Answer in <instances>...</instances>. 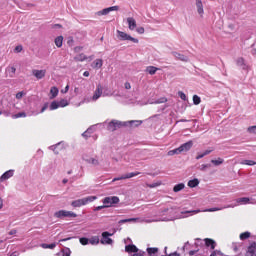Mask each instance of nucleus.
<instances>
[{"label":"nucleus","mask_w":256,"mask_h":256,"mask_svg":"<svg viewBox=\"0 0 256 256\" xmlns=\"http://www.w3.org/2000/svg\"><path fill=\"white\" fill-rule=\"evenodd\" d=\"M113 11H119V6H112L108 8H104L98 12H96L97 17H106V15H109V13Z\"/></svg>","instance_id":"423d86ee"},{"label":"nucleus","mask_w":256,"mask_h":256,"mask_svg":"<svg viewBox=\"0 0 256 256\" xmlns=\"http://www.w3.org/2000/svg\"><path fill=\"white\" fill-rule=\"evenodd\" d=\"M148 255H155L156 253H159V248H147Z\"/></svg>","instance_id":"4c0bfd02"},{"label":"nucleus","mask_w":256,"mask_h":256,"mask_svg":"<svg viewBox=\"0 0 256 256\" xmlns=\"http://www.w3.org/2000/svg\"><path fill=\"white\" fill-rule=\"evenodd\" d=\"M79 243H80V245H87L88 243H89V238H87V237H81V238H79Z\"/></svg>","instance_id":"37998d69"},{"label":"nucleus","mask_w":256,"mask_h":256,"mask_svg":"<svg viewBox=\"0 0 256 256\" xmlns=\"http://www.w3.org/2000/svg\"><path fill=\"white\" fill-rule=\"evenodd\" d=\"M197 13L200 17H203L205 15V9L203 8V1L196 0L195 2Z\"/></svg>","instance_id":"ddd939ff"},{"label":"nucleus","mask_w":256,"mask_h":256,"mask_svg":"<svg viewBox=\"0 0 256 256\" xmlns=\"http://www.w3.org/2000/svg\"><path fill=\"white\" fill-rule=\"evenodd\" d=\"M201 183V181L198 179V178H193V179H190L188 182H187V186L190 188V189H195L196 187H199V184Z\"/></svg>","instance_id":"2eb2a0df"},{"label":"nucleus","mask_w":256,"mask_h":256,"mask_svg":"<svg viewBox=\"0 0 256 256\" xmlns=\"http://www.w3.org/2000/svg\"><path fill=\"white\" fill-rule=\"evenodd\" d=\"M225 160L223 158H217L214 160H211V163L214 164L215 166L223 165Z\"/></svg>","instance_id":"f704fd0d"},{"label":"nucleus","mask_w":256,"mask_h":256,"mask_svg":"<svg viewBox=\"0 0 256 256\" xmlns=\"http://www.w3.org/2000/svg\"><path fill=\"white\" fill-rule=\"evenodd\" d=\"M138 175H141V172H131L123 175V179H133V177H137Z\"/></svg>","instance_id":"cd10ccee"},{"label":"nucleus","mask_w":256,"mask_h":256,"mask_svg":"<svg viewBox=\"0 0 256 256\" xmlns=\"http://www.w3.org/2000/svg\"><path fill=\"white\" fill-rule=\"evenodd\" d=\"M157 71H159V68L155 66H147L145 69V73L148 75H155Z\"/></svg>","instance_id":"6ab92c4d"},{"label":"nucleus","mask_w":256,"mask_h":256,"mask_svg":"<svg viewBox=\"0 0 256 256\" xmlns=\"http://www.w3.org/2000/svg\"><path fill=\"white\" fill-rule=\"evenodd\" d=\"M229 28L233 31V29H235V25L230 24V25H229Z\"/></svg>","instance_id":"338daca9"},{"label":"nucleus","mask_w":256,"mask_h":256,"mask_svg":"<svg viewBox=\"0 0 256 256\" xmlns=\"http://www.w3.org/2000/svg\"><path fill=\"white\" fill-rule=\"evenodd\" d=\"M59 107H67L69 105V101H67L66 99H61L58 102Z\"/></svg>","instance_id":"c03bdc74"},{"label":"nucleus","mask_w":256,"mask_h":256,"mask_svg":"<svg viewBox=\"0 0 256 256\" xmlns=\"http://www.w3.org/2000/svg\"><path fill=\"white\" fill-rule=\"evenodd\" d=\"M69 91V85L65 87V89L61 90V93H68Z\"/></svg>","instance_id":"6e6d98bb"},{"label":"nucleus","mask_w":256,"mask_h":256,"mask_svg":"<svg viewBox=\"0 0 256 256\" xmlns=\"http://www.w3.org/2000/svg\"><path fill=\"white\" fill-rule=\"evenodd\" d=\"M179 149H180V153H188V151H191V149H193V140H190L180 145Z\"/></svg>","instance_id":"6e6552de"},{"label":"nucleus","mask_w":256,"mask_h":256,"mask_svg":"<svg viewBox=\"0 0 256 256\" xmlns=\"http://www.w3.org/2000/svg\"><path fill=\"white\" fill-rule=\"evenodd\" d=\"M125 251H126V253H138L139 248H137V246L131 244V245L125 246Z\"/></svg>","instance_id":"412c9836"},{"label":"nucleus","mask_w":256,"mask_h":256,"mask_svg":"<svg viewBox=\"0 0 256 256\" xmlns=\"http://www.w3.org/2000/svg\"><path fill=\"white\" fill-rule=\"evenodd\" d=\"M23 97H25V92H23V91H20V92L16 93V95H15V98L18 100L23 99Z\"/></svg>","instance_id":"09e8293b"},{"label":"nucleus","mask_w":256,"mask_h":256,"mask_svg":"<svg viewBox=\"0 0 256 256\" xmlns=\"http://www.w3.org/2000/svg\"><path fill=\"white\" fill-rule=\"evenodd\" d=\"M91 67L93 69H101L103 67V59H96L92 62Z\"/></svg>","instance_id":"aec40b11"},{"label":"nucleus","mask_w":256,"mask_h":256,"mask_svg":"<svg viewBox=\"0 0 256 256\" xmlns=\"http://www.w3.org/2000/svg\"><path fill=\"white\" fill-rule=\"evenodd\" d=\"M191 213H194V214H197V213H201V210H194V211H191Z\"/></svg>","instance_id":"69168bd1"},{"label":"nucleus","mask_w":256,"mask_h":256,"mask_svg":"<svg viewBox=\"0 0 256 256\" xmlns=\"http://www.w3.org/2000/svg\"><path fill=\"white\" fill-rule=\"evenodd\" d=\"M103 95V86L98 85L92 95V101H97Z\"/></svg>","instance_id":"f8f14e48"},{"label":"nucleus","mask_w":256,"mask_h":256,"mask_svg":"<svg viewBox=\"0 0 256 256\" xmlns=\"http://www.w3.org/2000/svg\"><path fill=\"white\" fill-rule=\"evenodd\" d=\"M246 131L249 135H254L256 137V125L249 126Z\"/></svg>","instance_id":"c756f323"},{"label":"nucleus","mask_w":256,"mask_h":256,"mask_svg":"<svg viewBox=\"0 0 256 256\" xmlns=\"http://www.w3.org/2000/svg\"><path fill=\"white\" fill-rule=\"evenodd\" d=\"M178 97H180V99H182V101H187V95L183 91L178 92Z\"/></svg>","instance_id":"de8ad7c7"},{"label":"nucleus","mask_w":256,"mask_h":256,"mask_svg":"<svg viewBox=\"0 0 256 256\" xmlns=\"http://www.w3.org/2000/svg\"><path fill=\"white\" fill-rule=\"evenodd\" d=\"M169 256H180V255H179V253L174 252V253H171Z\"/></svg>","instance_id":"0e129e2a"},{"label":"nucleus","mask_w":256,"mask_h":256,"mask_svg":"<svg viewBox=\"0 0 256 256\" xmlns=\"http://www.w3.org/2000/svg\"><path fill=\"white\" fill-rule=\"evenodd\" d=\"M183 189H185V183H178V184L174 185L173 192L179 193L180 191H183Z\"/></svg>","instance_id":"b1692460"},{"label":"nucleus","mask_w":256,"mask_h":256,"mask_svg":"<svg viewBox=\"0 0 256 256\" xmlns=\"http://www.w3.org/2000/svg\"><path fill=\"white\" fill-rule=\"evenodd\" d=\"M116 37L119 41H128V43H132L133 45H139V38L123 30H116Z\"/></svg>","instance_id":"f03ea898"},{"label":"nucleus","mask_w":256,"mask_h":256,"mask_svg":"<svg viewBox=\"0 0 256 256\" xmlns=\"http://www.w3.org/2000/svg\"><path fill=\"white\" fill-rule=\"evenodd\" d=\"M63 41H65V38L63 37V35H59V36L54 38V45L58 49H61V47H63Z\"/></svg>","instance_id":"f3484780"},{"label":"nucleus","mask_w":256,"mask_h":256,"mask_svg":"<svg viewBox=\"0 0 256 256\" xmlns=\"http://www.w3.org/2000/svg\"><path fill=\"white\" fill-rule=\"evenodd\" d=\"M138 220H139L138 218H128V219L120 220L119 223H135Z\"/></svg>","instance_id":"c9c22d12"},{"label":"nucleus","mask_w":256,"mask_h":256,"mask_svg":"<svg viewBox=\"0 0 256 256\" xmlns=\"http://www.w3.org/2000/svg\"><path fill=\"white\" fill-rule=\"evenodd\" d=\"M32 75L38 80L45 79V75H47V70L34 69L32 70Z\"/></svg>","instance_id":"9d476101"},{"label":"nucleus","mask_w":256,"mask_h":256,"mask_svg":"<svg viewBox=\"0 0 256 256\" xmlns=\"http://www.w3.org/2000/svg\"><path fill=\"white\" fill-rule=\"evenodd\" d=\"M74 51H75V53H80V51H83V47L76 46V47H74Z\"/></svg>","instance_id":"864d4df0"},{"label":"nucleus","mask_w":256,"mask_h":256,"mask_svg":"<svg viewBox=\"0 0 256 256\" xmlns=\"http://www.w3.org/2000/svg\"><path fill=\"white\" fill-rule=\"evenodd\" d=\"M75 61H78L80 63H85L87 61H91V58H89V56L81 53V54H78L74 57Z\"/></svg>","instance_id":"dca6fc26"},{"label":"nucleus","mask_w":256,"mask_h":256,"mask_svg":"<svg viewBox=\"0 0 256 256\" xmlns=\"http://www.w3.org/2000/svg\"><path fill=\"white\" fill-rule=\"evenodd\" d=\"M125 180V178H123V176H120V177H117V178H114L113 181H123Z\"/></svg>","instance_id":"5fc2aeb1"},{"label":"nucleus","mask_w":256,"mask_h":256,"mask_svg":"<svg viewBox=\"0 0 256 256\" xmlns=\"http://www.w3.org/2000/svg\"><path fill=\"white\" fill-rule=\"evenodd\" d=\"M127 123V127H139V125H141L143 123V121L141 120H132V121H128Z\"/></svg>","instance_id":"393cba45"},{"label":"nucleus","mask_w":256,"mask_h":256,"mask_svg":"<svg viewBox=\"0 0 256 256\" xmlns=\"http://www.w3.org/2000/svg\"><path fill=\"white\" fill-rule=\"evenodd\" d=\"M236 65H237V67H240V69H242V71H249V69H251V67H249L247 62H245L244 58H238L236 60Z\"/></svg>","instance_id":"9b49d317"},{"label":"nucleus","mask_w":256,"mask_h":256,"mask_svg":"<svg viewBox=\"0 0 256 256\" xmlns=\"http://www.w3.org/2000/svg\"><path fill=\"white\" fill-rule=\"evenodd\" d=\"M192 101L194 105H201V97H199L198 95H193L192 97Z\"/></svg>","instance_id":"72a5a7b5"},{"label":"nucleus","mask_w":256,"mask_h":256,"mask_svg":"<svg viewBox=\"0 0 256 256\" xmlns=\"http://www.w3.org/2000/svg\"><path fill=\"white\" fill-rule=\"evenodd\" d=\"M250 199L248 197H242L237 200V203L239 205H247L249 203Z\"/></svg>","instance_id":"2f4dec72"},{"label":"nucleus","mask_w":256,"mask_h":256,"mask_svg":"<svg viewBox=\"0 0 256 256\" xmlns=\"http://www.w3.org/2000/svg\"><path fill=\"white\" fill-rule=\"evenodd\" d=\"M245 256H256V243H252L248 246Z\"/></svg>","instance_id":"a211bd4d"},{"label":"nucleus","mask_w":256,"mask_h":256,"mask_svg":"<svg viewBox=\"0 0 256 256\" xmlns=\"http://www.w3.org/2000/svg\"><path fill=\"white\" fill-rule=\"evenodd\" d=\"M1 209H3V198L2 197H0V211H1Z\"/></svg>","instance_id":"13d9d810"},{"label":"nucleus","mask_w":256,"mask_h":256,"mask_svg":"<svg viewBox=\"0 0 256 256\" xmlns=\"http://www.w3.org/2000/svg\"><path fill=\"white\" fill-rule=\"evenodd\" d=\"M86 163H88L89 165H93L94 167H97L100 165L99 159L95 157H90L86 159Z\"/></svg>","instance_id":"4be33fe9"},{"label":"nucleus","mask_w":256,"mask_h":256,"mask_svg":"<svg viewBox=\"0 0 256 256\" xmlns=\"http://www.w3.org/2000/svg\"><path fill=\"white\" fill-rule=\"evenodd\" d=\"M167 155H168V157H174V155H181V150L179 147L176 149H173V150H169L167 152Z\"/></svg>","instance_id":"a878e982"},{"label":"nucleus","mask_w":256,"mask_h":256,"mask_svg":"<svg viewBox=\"0 0 256 256\" xmlns=\"http://www.w3.org/2000/svg\"><path fill=\"white\" fill-rule=\"evenodd\" d=\"M93 201H97V196H88V197L80 198L77 200H73L71 202V207H74V209H77L79 207L89 205V203H93Z\"/></svg>","instance_id":"7ed1b4c3"},{"label":"nucleus","mask_w":256,"mask_h":256,"mask_svg":"<svg viewBox=\"0 0 256 256\" xmlns=\"http://www.w3.org/2000/svg\"><path fill=\"white\" fill-rule=\"evenodd\" d=\"M21 51H23L22 45H18L14 48V53H21Z\"/></svg>","instance_id":"3c124183"},{"label":"nucleus","mask_w":256,"mask_h":256,"mask_svg":"<svg viewBox=\"0 0 256 256\" xmlns=\"http://www.w3.org/2000/svg\"><path fill=\"white\" fill-rule=\"evenodd\" d=\"M119 197L117 196H108L103 198V205L97 206L94 208V211H102V209H109V207H113V205H117L119 203Z\"/></svg>","instance_id":"f257e3e1"},{"label":"nucleus","mask_w":256,"mask_h":256,"mask_svg":"<svg viewBox=\"0 0 256 256\" xmlns=\"http://www.w3.org/2000/svg\"><path fill=\"white\" fill-rule=\"evenodd\" d=\"M83 76H84V77H89V71H85V72L83 73Z\"/></svg>","instance_id":"e2e57ef3"},{"label":"nucleus","mask_w":256,"mask_h":256,"mask_svg":"<svg viewBox=\"0 0 256 256\" xmlns=\"http://www.w3.org/2000/svg\"><path fill=\"white\" fill-rule=\"evenodd\" d=\"M133 256H144V255L141 254V253H136V254H134Z\"/></svg>","instance_id":"774afa93"},{"label":"nucleus","mask_w":256,"mask_h":256,"mask_svg":"<svg viewBox=\"0 0 256 256\" xmlns=\"http://www.w3.org/2000/svg\"><path fill=\"white\" fill-rule=\"evenodd\" d=\"M172 55L175 59H178V61H183L184 63H188L189 61V57L185 56V54L174 51L172 52Z\"/></svg>","instance_id":"4468645a"},{"label":"nucleus","mask_w":256,"mask_h":256,"mask_svg":"<svg viewBox=\"0 0 256 256\" xmlns=\"http://www.w3.org/2000/svg\"><path fill=\"white\" fill-rule=\"evenodd\" d=\"M63 256H71V251L69 250L68 252H64Z\"/></svg>","instance_id":"bf43d9fd"},{"label":"nucleus","mask_w":256,"mask_h":256,"mask_svg":"<svg viewBox=\"0 0 256 256\" xmlns=\"http://www.w3.org/2000/svg\"><path fill=\"white\" fill-rule=\"evenodd\" d=\"M89 243H90L91 245H99V237H97V236L92 237V238L89 240Z\"/></svg>","instance_id":"a19ab883"},{"label":"nucleus","mask_w":256,"mask_h":256,"mask_svg":"<svg viewBox=\"0 0 256 256\" xmlns=\"http://www.w3.org/2000/svg\"><path fill=\"white\" fill-rule=\"evenodd\" d=\"M109 237H111V234L109 232L102 233V239H101L102 245H113V239Z\"/></svg>","instance_id":"1a4fd4ad"},{"label":"nucleus","mask_w":256,"mask_h":256,"mask_svg":"<svg viewBox=\"0 0 256 256\" xmlns=\"http://www.w3.org/2000/svg\"><path fill=\"white\" fill-rule=\"evenodd\" d=\"M213 150H205L204 152L202 153H199L197 156H196V159L199 160V159H203V157L209 155L212 153Z\"/></svg>","instance_id":"7c9ffc66"},{"label":"nucleus","mask_w":256,"mask_h":256,"mask_svg":"<svg viewBox=\"0 0 256 256\" xmlns=\"http://www.w3.org/2000/svg\"><path fill=\"white\" fill-rule=\"evenodd\" d=\"M57 95H59V88L57 87H51L50 88V99H55V97H57Z\"/></svg>","instance_id":"5701e85b"},{"label":"nucleus","mask_w":256,"mask_h":256,"mask_svg":"<svg viewBox=\"0 0 256 256\" xmlns=\"http://www.w3.org/2000/svg\"><path fill=\"white\" fill-rule=\"evenodd\" d=\"M7 71L10 75H15V73H17V68H15V66H9Z\"/></svg>","instance_id":"a18cd8bd"},{"label":"nucleus","mask_w":256,"mask_h":256,"mask_svg":"<svg viewBox=\"0 0 256 256\" xmlns=\"http://www.w3.org/2000/svg\"><path fill=\"white\" fill-rule=\"evenodd\" d=\"M61 24H56V25H54V29H61Z\"/></svg>","instance_id":"680f3d73"},{"label":"nucleus","mask_w":256,"mask_h":256,"mask_svg":"<svg viewBox=\"0 0 256 256\" xmlns=\"http://www.w3.org/2000/svg\"><path fill=\"white\" fill-rule=\"evenodd\" d=\"M10 177H13V170H9V171L5 172V173L1 176L0 180H1V181H6V179H10Z\"/></svg>","instance_id":"bb28decb"},{"label":"nucleus","mask_w":256,"mask_h":256,"mask_svg":"<svg viewBox=\"0 0 256 256\" xmlns=\"http://www.w3.org/2000/svg\"><path fill=\"white\" fill-rule=\"evenodd\" d=\"M125 89H131V84L129 82L125 83Z\"/></svg>","instance_id":"4d7b16f0"},{"label":"nucleus","mask_w":256,"mask_h":256,"mask_svg":"<svg viewBox=\"0 0 256 256\" xmlns=\"http://www.w3.org/2000/svg\"><path fill=\"white\" fill-rule=\"evenodd\" d=\"M125 22L129 31H135V29H137V19H135V17L128 16L126 17Z\"/></svg>","instance_id":"0eeeda50"},{"label":"nucleus","mask_w":256,"mask_h":256,"mask_svg":"<svg viewBox=\"0 0 256 256\" xmlns=\"http://www.w3.org/2000/svg\"><path fill=\"white\" fill-rule=\"evenodd\" d=\"M135 31L138 35H145V27L136 26Z\"/></svg>","instance_id":"473e14b6"},{"label":"nucleus","mask_w":256,"mask_h":256,"mask_svg":"<svg viewBox=\"0 0 256 256\" xmlns=\"http://www.w3.org/2000/svg\"><path fill=\"white\" fill-rule=\"evenodd\" d=\"M55 219H77L78 215L74 211L71 210H57L54 212Z\"/></svg>","instance_id":"20e7f679"},{"label":"nucleus","mask_w":256,"mask_h":256,"mask_svg":"<svg viewBox=\"0 0 256 256\" xmlns=\"http://www.w3.org/2000/svg\"><path fill=\"white\" fill-rule=\"evenodd\" d=\"M121 127H127V122L113 120L108 124L109 131H117V129H121Z\"/></svg>","instance_id":"39448f33"},{"label":"nucleus","mask_w":256,"mask_h":256,"mask_svg":"<svg viewBox=\"0 0 256 256\" xmlns=\"http://www.w3.org/2000/svg\"><path fill=\"white\" fill-rule=\"evenodd\" d=\"M250 237H251V233H249V232H243L240 234V239L242 241H245V239H249Z\"/></svg>","instance_id":"58836bf2"},{"label":"nucleus","mask_w":256,"mask_h":256,"mask_svg":"<svg viewBox=\"0 0 256 256\" xmlns=\"http://www.w3.org/2000/svg\"><path fill=\"white\" fill-rule=\"evenodd\" d=\"M215 211H221V208L213 207V208H210V209H205V210H203V213H215Z\"/></svg>","instance_id":"ea45409f"},{"label":"nucleus","mask_w":256,"mask_h":256,"mask_svg":"<svg viewBox=\"0 0 256 256\" xmlns=\"http://www.w3.org/2000/svg\"><path fill=\"white\" fill-rule=\"evenodd\" d=\"M42 249H55L57 245L55 243L52 244H41Z\"/></svg>","instance_id":"e433bc0d"},{"label":"nucleus","mask_w":256,"mask_h":256,"mask_svg":"<svg viewBox=\"0 0 256 256\" xmlns=\"http://www.w3.org/2000/svg\"><path fill=\"white\" fill-rule=\"evenodd\" d=\"M245 165L253 166L256 165V162L253 160H246Z\"/></svg>","instance_id":"603ef678"},{"label":"nucleus","mask_w":256,"mask_h":256,"mask_svg":"<svg viewBox=\"0 0 256 256\" xmlns=\"http://www.w3.org/2000/svg\"><path fill=\"white\" fill-rule=\"evenodd\" d=\"M205 245L207 247H211V249H215V240L206 238L205 239Z\"/></svg>","instance_id":"c85d7f7f"},{"label":"nucleus","mask_w":256,"mask_h":256,"mask_svg":"<svg viewBox=\"0 0 256 256\" xmlns=\"http://www.w3.org/2000/svg\"><path fill=\"white\" fill-rule=\"evenodd\" d=\"M15 117H26L25 113L17 114Z\"/></svg>","instance_id":"052dcab7"},{"label":"nucleus","mask_w":256,"mask_h":256,"mask_svg":"<svg viewBox=\"0 0 256 256\" xmlns=\"http://www.w3.org/2000/svg\"><path fill=\"white\" fill-rule=\"evenodd\" d=\"M67 45H69V47H73V45H75V40L73 39V37L68 38Z\"/></svg>","instance_id":"8fccbe9b"},{"label":"nucleus","mask_w":256,"mask_h":256,"mask_svg":"<svg viewBox=\"0 0 256 256\" xmlns=\"http://www.w3.org/2000/svg\"><path fill=\"white\" fill-rule=\"evenodd\" d=\"M163 185V182L157 181L149 185L150 189H155V187H161Z\"/></svg>","instance_id":"49530a36"},{"label":"nucleus","mask_w":256,"mask_h":256,"mask_svg":"<svg viewBox=\"0 0 256 256\" xmlns=\"http://www.w3.org/2000/svg\"><path fill=\"white\" fill-rule=\"evenodd\" d=\"M59 102H57V101H53V102H51V104H50V109H51V111H55V109H59Z\"/></svg>","instance_id":"79ce46f5"}]
</instances>
